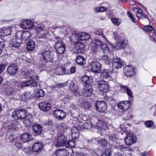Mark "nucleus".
<instances>
[{
	"mask_svg": "<svg viewBox=\"0 0 156 156\" xmlns=\"http://www.w3.org/2000/svg\"><path fill=\"white\" fill-rule=\"evenodd\" d=\"M65 70L64 67H58L54 70V73L57 75H62L65 73Z\"/></svg>",
	"mask_w": 156,
	"mask_h": 156,
	"instance_id": "2f4dec72",
	"label": "nucleus"
},
{
	"mask_svg": "<svg viewBox=\"0 0 156 156\" xmlns=\"http://www.w3.org/2000/svg\"><path fill=\"white\" fill-rule=\"evenodd\" d=\"M91 70L93 72L99 73L101 71V65L97 61L92 62L90 65Z\"/></svg>",
	"mask_w": 156,
	"mask_h": 156,
	"instance_id": "9b49d317",
	"label": "nucleus"
},
{
	"mask_svg": "<svg viewBox=\"0 0 156 156\" xmlns=\"http://www.w3.org/2000/svg\"><path fill=\"white\" fill-rule=\"evenodd\" d=\"M110 140L115 142L118 139V137L114 134H111L108 138Z\"/></svg>",
	"mask_w": 156,
	"mask_h": 156,
	"instance_id": "5fc2aeb1",
	"label": "nucleus"
},
{
	"mask_svg": "<svg viewBox=\"0 0 156 156\" xmlns=\"http://www.w3.org/2000/svg\"><path fill=\"white\" fill-rule=\"evenodd\" d=\"M102 50L105 53H108L109 51V48L106 44H103L101 47Z\"/></svg>",
	"mask_w": 156,
	"mask_h": 156,
	"instance_id": "49530a36",
	"label": "nucleus"
},
{
	"mask_svg": "<svg viewBox=\"0 0 156 156\" xmlns=\"http://www.w3.org/2000/svg\"><path fill=\"white\" fill-rule=\"evenodd\" d=\"M96 34L99 36H101L103 38H105V36L103 34V30L101 29L97 30L96 31Z\"/></svg>",
	"mask_w": 156,
	"mask_h": 156,
	"instance_id": "4d7b16f0",
	"label": "nucleus"
},
{
	"mask_svg": "<svg viewBox=\"0 0 156 156\" xmlns=\"http://www.w3.org/2000/svg\"><path fill=\"white\" fill-rule=\"evenodd\" d=\"M70 40L74 42H78V41L80 40L79 33H74L71 36Z\"/></svg>",
	"mask_w": 156,
	"mask_h": 156,
	"instance_id": "37998d69",
	"label": "nucleus"
},
{
	"mask_svg": "<svg viewBox=\"0 0 156 156\" xmlns=\"http://www.w3.org/2000/svg\"><path fill=\"white\" fill-rule=\"evenodd\" d=\"M133 10L135 13H136V15L138 18H141L143 16L142 13V10L140 9L136 8H133Z\"/></svg>",
	"mask_w": 156,
	"mask_h": 156,
	"instance_id": "e433bc0d",
	"label": "nucleus"
},
{
	"mask_svg": "<svg viewBox=\"0 0 156 156\" xmlns=\"http://www.w3.org/2000/svg\"><path fill=\"white\" fill-rule=\"evenodd\" d=\"M101 60L106 65H109L111 62V59L106 55H103L101 57Z\"/></svg>",
	"mask_w": 156,
	"mask_h": 156,
	"instance_id": "a19ab883",
	"label": "nucleus"
},
{
	"mask_svg": "<svg viewBox=\"0 0 156 156\" xmlns=\"http://www.w3.org/2000/svg\"><path fill=\"white\" fill-rule=\"evenodd\" d=\"M122 66V63H112V71L114 70L115 69H117L120 68Z\"/></svg>",
	"mask_w": 156,
	"mask_h": 156,
	"instance_id": "3c124183",
	"label": "nucleus"
},
{
	"mask_svg": "<svg viewBox=\"0 0 156 156\" xmlns=\"http://www.w3.org/2000/svg\"><path fill=\"white\" fill-rule=\"evenodd\" d=\"M92 124L90 122H85L83 125L84 128L87 129H90L92 128Z\"/></svg>",
	"mask_w": 156,
	"mask_h": 156,
	"instance_id": "6e6d98bb",
	"label": "nucleus"
},
{
	"mask_svg": "<svg viewBox=\"0 0 156 156\" xmlns=\"http://www.w3.org/2000/svg\"><path fill=\"white\" fill-rule=\"evenodd\" d=\"M113 71L112 70V72L111 73L110 72V76L111 77L115 78L117 75V73L116 72H113Z\"/></svg>",
	"mask_w": 156,
	"mask_h": 156,
	"instance_id": "774afa93",
	"label": "nucleus"
},
{
	"mask_svg": "<svg viewBox=\"0 0 156 156\" xmlns=\"http://www.w3.org/2000/svg\"><path fill=\"white\" fill-rule=\"evenodd\" d=\"M41 54L42 57L46 62H52L54 57V53L49 49L44 50Z\"/></svg>",
	"mask_w": 156,
	"mask_h": 156,
	"instance_id": "f03ea898",
	"label": "nucleus"
},
{
	"mask_svg": "<svg viewBox=\"0 0 156 156\" xmlns=\"http://www.w3.org/2000/svg\"><path fill=\"white\" fill-rule=\"evenodd\" d=\"M39 108L44 112H46L50 110L51 107L50 103L47 101H42L38 105Z\"/></svg>",
	"mask_w": 156,
	"mask_h": 156,
	"instance_id": "1a4fd4ad",
	"label": "nucleus"
},
{
	"mask_svg": "<svg viewBox=\"0 0 156 156\" xmlns=\"http://www.w3.org/2000/svg\"><path fill=\"white\" fill-rule=\"evenodd\" d=\"M66 113L63 110L59 109L55 110L53 112V115L57 119L61 120L65 116Z\"/></svg>",
	"mask_w": 156,
	"mask_h": 156,
	"instance_id": "f8f14e48",
	"label": "nucleus"
},
{
	"mask_svg": "<svg viewBox=\"0 0 156 156\" xmlns=\"http://www.w3.org/2000/svg\"><path fill=\"white\" fill-rule=\"evenodd\" d=\"M22 86L21 84L18 83H16L13 88L14 92H19L21 89Z\"/></svg>",
	"mask_w": 156,
	"mask_h": 156,
	"instance_id": "de8ad7c7",
	"label": "nucleus"
},
{
	"mask_svg": "<svg viewBox=\"0 0 156 156\" xmlns=\"http://www.w3.org/2000/svg\"><path fill=\"white\" fill-rule=\"evenodd\" d=\"M113 62H112L122 63L120 59L119 58L117 57L116 56H114L113 58Z\"/></svg>",
	"mask_w": 156,
	"mask_h": 156,
	"instance_id": "69168bd1",
	"label": "nucleus"
},
{
	"mask_svg": "<svg viewBox=\"0 0 156 156\" xmlns=\"http://www.w3.org/2000/svg\"><path fill=\"white\" fill-rule=\"evenodd\" d=\"M30 98L31 95L28 92L24 94H23L22 96V99L26 101L30 99Z\"/></svg>",
	"mask_w": 156,
	"mask_h": 156,
	"instance_id": "864d4df0",
	"label": "nucleus"
},
{
	"mask_svg": "<svg viewBox=\"0 0 156 156\" xmlns=\"http://www.w3.org/2000/svg\"><path fill=\"white\" fill-rule=\"evenodd\" d=\"M95 107L97 110L100 112H104L107 108L106 103L103 101L97 102L95 104Z\"/></svg>",
	"mask_w": 156,
	"mask_h": 156,
	"instance_id": "6e6552de",
	"label": "nucleus"
},
{
	"mask_svg": "<svg viewBox=\"0 0 156 156\" xmlns=\"http://www.w3.org/2000/svg\"><path fill=\"white\" fill-rule=\"evenodd\" d=\"M123 72L127 76H132L135 74L134 67L131 65L127 66L124 67Z\"/></svg>",
	"mask_w": 156,
	"mask_h": 156,
	"instance_id": "39448f33",
	"label": "nucleus"
},
{
	"mask_svg": "<svg viewBox=\"0 0 156 156\" xmlns=\"http://www.w3.org/2000/svg\"><path fill=\"white\" fill-rule=\"evenodd\" d=\"M66 140V138L64 135L62 134L59 136L56 144V146L60 147L63 146L65 144Z\"/></svg>",
	"mask_w": 156,
	"mask_h": 156,
	"instance_id": "dca6fc26",
	"label": "nucleus"
},
{
	"mask_svg": "<svg viewBox=\"0 0 156 156\" xmlns=\"http://www.w3.org/2000/svg\"><path fill=\"white\" fill-rule=\"evenodd\" d=\"M130 101H126L119 102L117 106L122 111H126L131 106Z\"/></svg>",
	"mask_w": 156,
	"mask_h": 156,
	"instance_id": "0eeeda50",
	"label": "nucleus"
},
{
	"mask_svg": "<svg viewBox=\"0 0 156 156\" xmlns=\"http://www.w3.org/2000/svg\"><path fill=\"white\" fill-rule=\"evenodd\" d=\"M56 156H68L69 154L67 150L64 149H60L56 151Z\"/></svg>",
	"mask_w": 156,
	"mask_h": 156,
	"instance_id": "393cba45",
	"label": "nucleus"
},
{
	"mask_svg": "<svg viewBox=\"0 0 156 156\" xmlns=\"http://www.w3.org/2000/svg\"><path fill=\"white\" fill-rule=\"evenodd\" d=\"M11 30L9 27H4L0 29V36H5L9 35Z\"/></svg>",
	"mask_w": 156,
	"mask_h": 156,
	"instance_id": "b1692460",
	"label": "nucleus"
},
{
	"mask_svg": "<svg viewBox=\"0 0 156 156\" xmlns=\"http://www.w3.org/2000/svg\"><path fill=\"white\" fill-rule=\"evenodd\" d=\"M43 148V145L40 143H34L32 146V150L34 152L39 153L41 152Z\"/></svg>",
	"mask_w": 156,
	"mask_h": 156,
	"instance_id": "4be33fe9",
	"label": "nucleus"
},
{
	"mask_svg": "<svg viewBox=\"0 0 156 156\" xmlns=\"http://www.w3.org/2000/svg\"><path fill=\"white\" fill-rule=\"evenodd\" d=\"M97 142L98 143L97 144L101 147L106 146L108 143V141L105 139L99 140H97Z\"/></svg>",
	"mask_w": 156,
	"mask_h": 156,
	"instance_id": "09e8293b",
	"label": "nucleus"
},
{
	"mask_svg": "<svg viewBox=\"0 0 156 156\" xmlns=\"http://www.w3.org/2000/svg\"><path fill=\"white\" fill-rule=\"evenodd\" d=\"M24 119L23 122L25 125L27 126H30L33 120L32 116L30 115H28L24 118Z\"/></svg>",
	"mask_w": 156,
	"mask_h": 156,
	"instance_id": "7c9ffc66",
	"label": "nucleus"
},
{
	"mask_svg": "<svg viewBox=\"0 0 156 156\" xmlns=\"http://www.w3.org/2000/svg\"><path fill=\"white\" fill-rule=\"evenodd\" d=\"M76 62L77 64L81 66H83L86 63L85 58L81 55H78L76 56Z\"/></svg>",
	"mask_w": 156,
	"mask_h": 156,
	"instance_id": "cd10ccee",
	"label": "nucleus"
},
{
	"mask_svg": "<svg viewBox=\"0 0 156 156\" xmlns=\"http://www.w3.org/2000/svg\"><path fill=\"white\" fill-rule=\"evenodd\" d=\"M34 25L33 22L30 20H26L22 22L20 26L23 29H27L32 28Z\"/></svg>",
	"mask_w": 156,
	"mask_h": 156,
	"instance_id": "ddd939ff",
	"label": "nucleus"
},
{
	"mask_svg": "<svg viewBox=\"0 0 156 156\" xmlns=\"http://www.w3.org/2000/svg\"><path fill=\"white\" fill-rule=\"evenodd\" d=\"M144 31L148 32L149 35L150 36V39L152 41H154L155 40V38L154 37L152 36H154V33L152 31L153 28L152 26L149 25L146 26L144 28Z\"/></svg>",
	"mask_w": 156,
	"mask_h": 156,
	"instance_id": "2eb2a0df",
	"label": "nucleus"
},
{
	"mask_svg": "<svg viewBox=\"0 0 156 156\" xmlns=\"http://www.w3.org/2000/svg\"><path fill=\"white\" fill-rule=\"evenodd\" d=\"M111 21L113 24L117 26L119 25L120 23L119 20L116 18L111 19Z\"/></svg>",
	"mask_w": 156,
	"mask_h": 156,
	"instance_id": "bf43d9fd",
	"label": "nucleus"
},
{
	"mask_svg": "<svg viewBox=\"0 0 156 156\" xmlns=\"http://www.w3.org/2000/svg\"><path fill=\"white\" fill-rule=\"evenodd\" d=\"M27 115V112L25 110L20 109L14 111L12 112V116L14 119L17 120L18 119H23Z\"/></svg>",
	"mask_w": 156,
	"mask_h": 156,
	"instance_id": "f257e3e1",
	"label": "nucleus"
},
{
	"mask_svg": "<svg viewBox=\"0 0 156 156\" xmlns=\"http://www.w3.org/2000/svg\"><path fill=\"white\" fill-rule=\"evenodd\" d=\"M82 82L86 85H90L93 82L92 78L91 76H84L82 77Z\"/></svg>",
	"mask_w": 156,
	"mask_h": 156,
	"instance_id": "c85d7f7f",
	"label": "nucleus"
},
{
	"mask_svg": "<svg viewBox=\"0 0 156 156\" xmlns=\"http://www.w3.org/2000/svg\"><path fill=\"white\" fill-rule=\"evenodd\" d=\"M75 143L74 140L73 139L70 140L65 144V146L66 148H72L75 146Z\"/></svg>",
	"mask_w": 156,
	"mask_h": 156,
	"instance_id": "c03bdc74",
	"label": "nucleus"
},
{
	"mask_svg": "<svg viewBox=\"0 0 156 156\" xmlns=\"http://www.w3.org/2000/svg\"><path fill=\"white\" fill-rule=\"evenodd\" d=\"M75 48L76 51L79 53H83L85 50L84 45L82 42H77L75 44Z\"/></svg>",
	"mask_w": 156,
	"mask_h": 156,
	"instance_id": "a211bd4d",
	"label": "nucleus"
},
{
	"mask_svg": "<svg viewBox=\"0 0 156 156\" xmlns=\"http://www.w3.org/2000/svg\"><path fill=\"white\" fill-rule=\"evenodd\" d=\"M80 40L85 41L89 40L90 36L86 33H79Z\"/></svg>",
	"mask_w": 156,
	"mask_h": 156,
	"instance_id": "473e14b6",
	"label": "nucleus"
},
{
	"mask_svg": "<svg viewBox=\"0 0 156 156\" xmlns=\"http://www.w3.org/2000/svg\"><path fill=\"white\" fill-rule=\"evenodd\" d=\"M27 49L28 51L33 50L35 47V42L31 40L28 42L27 44Z\"/></svg>",
	"mask_w": 156,
	"mask_h": 156,
	"instance_id": "c9c22d12",
	"label": "nucleus"
},
{
	"mask_svg": "<svg viewBox=\"0 0 156 156\" xmlns=\"http://www.w3.org/2000/svg\"><path fill=\"white\" fill-rule=\"evenodd\" d=\"M71 136L72 138L73 139H74L75 140L77 139L79 136V133H71Z\"/></svg>",
	"mask_w": 156,
	"mask_h": 156,
	"instance_id": "0e129e2a",
	"label": "nucleus"
},
{
	"mask_svg": "<svg viewBox=\"0 0 156 156\" xmlns=\"http://www.w3.org/2000/svg\"><path fill=\"white\" fill-rule=\"evenodd\" d=\"M95 127L100 130L102 129L104 130L107 128V125L103 121L98 120L97 122V124Z\"/></svg>",
	"mask_w": 156,
	"mask_h": 156,
	"instance_id": "5701e85b",
	"label": "nucleus"
},
{
	"mask_svg": "<svg viewBox=\"0 0 156 156\" xmlns=\"http://www.w3.org/2000/svg\"><path fill=\"white\" fill-rule=\"evenodd\" d=\"M73 88L71 89V90L73 92V94L76 96L79 95V91L78 90L77 86L74 84L73 85Z\"/></svg>",
	"mask_w": 156,
	"mask_h": 156,
	"instance_id": "a18cd8bd",
	"label": "nucleus"
},
{
	"mask_svg": "<svg viewBox=\"0 0 156 156\" xmlns=\"http://www.w3.org/2000/svg\"><path fill=\"white\" fill-rule=\"evenodd\" d=\"M31 138V136L28 133L23 134L21 136V139L23 142H28Z\"/></svg>",
	"mask_w": 156,
	"mask_h": 156,
	"instance_id": "58836bf2",
	"label": "nucleus"
},
{
	"mask_svg": "<svg viewBox=\"0 0 156 156\" xmlns=\"http://www.w3.org/2000/svg\"><path fill=\"white\" fill-rule=\"evenodd\" d=\"M79 133L78 129L77 128L75 127H74L71 129V133Z\"/></svg>",
	"mask_w": 156,
	"mask_h": 156,
	"instance_id": "338daca9",
	"label": "nucleus"
},
{
	"mask_svg": "<svg viewBox=\"0 0 156 156\" xmlns=\"http://www.w3.org/2000/svg\"><path fill=\"white\" fill-rule=\"evenodd\" d=\"M21 43V40L19 38L13 39L11 42L12 45L15 47H18L20 46Z\"/></svg>",
	"mask_w": 156,
	"mask_h": 156,
	"instance_id": "f704fd0d",
	"label": "nucleus"
},
{
	"mask_svg": "<svg viewBox=\"0 0 156 156\" xmlns=\"http://www.w3.org/2000/svg\"><path fill=\"white\" fill-rule=\"evenodd\" d=\"M44 26L42 24L37 25L35 27L36 31H37L38 33L44 30Z\"/></svg>",
	"mask_w": 156,
	"mask_h": 156,
	"instance_id": "603ef678",
	"label": "nucleus"
},
{
	"mask_svg": "<svg viewBox=\"0 0 156 156\" xmlns=\"http://www.w3.org/2000/svg\"><path fill=\"white\" fill-rule=\"evenodd\" d=\"M22 87H27L29 86L31 87H35L37 86V82L34 80L25 81L21 84Z\"/></svg>",
	"mask_w": 156,
	"mask_h": 156,
	"instance_id": "f3484780",
	"label": "nucleus"
},
{
	"mask_svg": "<svg viewBox=\"0 0 156 156\" xmlns=\"http://www.w3.org/2000/svg\"><path fill=\"white\" fill-rule=\"evenodd\" d=\"M126 43L122 41H120L114 45V48L116 50H120L124 48L126 46Z\"/></svg>",
	"mask_w": 156,
	"mask_h": 156,
	"instance_id": "bb28decb",
	"label": "nucleus"
},
{
	"mask_svg": "<svg viewBox=\"0 0 156 156\" xmlns=\"http://www.w3.org/2000/svg\"><path fill=\"white\" fill-rule=\"evenodd\" d=\"M34 95H35V98H39L43 97L44 95L45 92L42 89H38L34 91Z\"/></svg>",
	"mask_w": 156,
	"mask_h": 156,
	"instance_id": "c756f323",
	"label": "nucleus"
},
{
	"mask_svg": "<svg viewBox=\"0 0 156 156\" xmlns=\"http://www.w3.org/2000/svg\"><path fill=\"white\" fill-rule=\"evenodd\" d=\"M17 34H20L22 39L25 41L29 39L30 36V33L28 31H24L22 34L21 32L20 31Z\"/></svg>",
	"mask_w": 156,
	"mask_h": 156,
	"instance_id": "72a5a7b5",
	"label": "nucleus"
},
{
	"mask_svg": "<svg viewBox=\"0 0 156 156\" xmlns=\"http://www.w3.org/2000/svg\"><path fill=\"white\" fill-rule=\"evenodd\" d=\"M33 129L34 132L37 135L40 134L42 130V127L38 124H34L33 126Z\"/></svg>",
	"mask_w": 156,
	"mask_h": 156,
	"instance_id": "a878e982",
	"label": "nucleus"
},
{
	"mask_svg": "<svg viewBox=\"0 0 156 156\" xmlns=\"http://www.w3.org/2000/svg\"><path fill=\"white\" fill-rule=\"evenodd\" d=\"M23 145L22 143L19 140H17L15 142V146L17 149H20Z\"/></svg>",
	"mask_w": 156,
	"mask_h": 156,
	"instance_id": "13d9d810",
	"label": "nucleus"
},
{
	"mask_svg": "<svg viewBox=\"0 0 156 156\" xmlns=\"http://www.w3.org/2000/svg\"><path fill=\"white\" fill-rule=\"evenodd\" d=\"M57 129L61 133H67L69 130L68 126L65 123H60L57 126Z\"/></svg>",
	"mask_w": 156,
	"mask_h": 156,
	"instance_id": "6ab92c4d",
	"label": "nucleus"
},
{
	"mask_svg": "<svg viewBox=\"0 0 156 156\" xmlns=\"http://www.w3.org/2000/svg\"><path fill=\"white\" fill-rule=\"evenodd\" d=\"M102 45V44L101 41L98 39H96L95 42H93L91 44L92 49L95 53L97 52V48L100 47H101Z\"/></svg>",
	"mask_w": 156,
	"mask_h": 156,
	"instance_id": "aec40b11",
	"label": "nucleus"
},
{
	"mask_svg": "<svg viewBox=\"0 0 156 156\" xmlns=\"http://www.w3.org/2000/svg\"><path fill=\"white\" fill-rule=\"evenodd\" d=\"M18 70V67L16 64H12L7 68V72L11 75L15 74Z\"/></svg>",
	"mask_w": 156,
	"mask_h": 156,
	"instance_id": "9d476101",
	"label": "nucleus"
},
{
	"mask_svg": "<svg viewBox=\"0 0 156 156\" xmlns=\"http://www.w3.org/2000/svg\"><path fill=\"white\" fill-rule=\"evenodd\" d=\"M5 92L8 95L11 94L12 93L14 92H13V88L10 87L7 88L6 89Z\"/></svg>",
	"mask_w": 156,
	"mask_h": 156,
	"instance_id": "e2e57ef3",
	"label": "nucleus"
},
{
	"mask_svg": "<svg viewBox=\"0 0 156 156\" xmlns=\"http://www.w3.org/2000/svg\"><path fill=\"white\" fill-rule=\"evenodd\" d=\"M120 87L121 90H125L126 91V93L129 97L131 98H132L133 97L132 91L127 86H121Z\"/></svg>",
	"mask_w": 156,
	"mask_h": 156,
	"instance_id": "4c0bfd02",
	"label": "nucleus"
},
{
	"mask_svg": "<svg viewBox=\"0 0 156 156\" xmlns=\"http://www.w3.org/2000/svg\"><path fill=\"white\" fill-rule=\"evenodd\" d=\"M98 84L99 90L102 93L104 94L108 91L109 87L107 81L101 80L98 81Z\"/></svg>",
	"mask_w": 156,
	"mask_h": 156,
	"instance_id": "7ed1b4c3",
	"label": "nucleus"
},
{
	"mask_svg": "<svg viewBox=\"0 0 156 156\" xmlns=\"http://www.w3.org/2000/svg\"><path fill=\"white\" fill-rule=\"evenodd\" d=\"M153 122L151 121H148L145 122L146 126L147 128H150L153 125Z\"/></svg>",
	"mask_w": 156,
	"mask_h": 156,
	"instance_id": "680f3d73",
	"label": "nucleus"
},
{
	"mask_svg": "<svg viewBox=\"0 0 156 156\" xmlns=\"http://www.w3.org/2000/svg\"><path fill=\"white\" fill-rule=\"evenodd\" d=\"M35 73L33 71H28L25 73V77L27 79H31L38 80L39 77L36 75Z\"/></svg>",
	"mask_w": 156,
	"mask_h": 156,
	"instance_id": "412c9836",
	"label": "nucleus"
},
{
	"mask_svg": "<svg viewBox=\"0 0 156 156\" xmlns=\"http://www.w3.org/2000/svg\"><path fill=\"white\" fill-rule=\"evenodd\" d=\"M136 140L135 136L131 133L127 134L124 139L125 142L128 146H130L135 142Z\"/></svg>",
	"mask_w": 156,
	"mask_h": 156,
	"instance_id": "423d86ee",
	"label": "nucleus"
},
{
	"mask_svg": "<svg viewBox=\"0 0 156 156\" xmlns=\"http://www.w3.org/2000/svg\"><path fill=\"white\" fill-rule=\"evenodd\" d=\"M93 89L91 86L86 85L84 87L82 92L84 96L89 97L92 94Z\"/></svg>",
	"mask_w": 156,
	"mask_h": 156,
	"instance_id": "4468645a",
	"label": "nucleus"
},
{
	"mask_svg": "<svg viewBox=\"0 0 156 156\" xmlns=\"http://www.w3.org/2000/svg\"><path fill=\"white\" fill-rule=\"evenodd\" d=\"M110 149H107L102 153L101 156H110Z\"/></svg>",
	"mask_w": 156,
	"mask_h": 156,
	"instance_id": "052dcab7",
	"label": "nucleus"
},
{
	"mask_svg": "<svg viewBox=\"0 0 156 156\" xmlns=\"http://www.w3.org/2000/svg\"><path fill=\"white\" fill-rule=\"evenodd\" d=\"M55 50L57 53L59 54H63L64 53L66 49V45L61 40L56 42L55 44Z\"/></svg>",
	"mask_w": 156,
	"mask_h": 156,
	"instance_id": "20e7f679",
	"label": "nucleus"
},
{
	"mask_svg": "<svg viewBox=\"0 0 156 156\" xmlns=\"http://www.w3.org/2000/svg\"><path fill=\"white\" fill-rule=\"evenodd\" d=\"M110 70L105 69L102 70L100 73V76L103 78H107L110 76Z\"/></svg>",
	"mask_w": 156,
	"mask_h": 156,
	"instance_id": "ea45409f",
	"label": "nucleus"
},
{
	"mask_svg": "<svg viewBox=\"0 0 156 156\" xmlns=\"http://www.w3.org/2000/svg\"><path fill=\"white\" fill-rule=\"evenodd\" d=\"M81 107L87 109H89L91 108L92 105L88 102L83 101L80 103Z\"/></svg>",
	"mask_w": 156,
	"mask_h": 156,
	"instance_id": "79ce46f5",
	"label": "nucleus"
},
{
	"mask_svg": "<svg viewBox=\"0 0 156 156\" xmlns=\"http://www.w3.org/2000/svg\"><path fill=\"white\" fill-rule=\"evenodd\" d=\"M108 9L106 7L101 6L98 7L95 9V11L96 12H102L107 11Z\"/></svg>",
	"mask_w": 156,
	"mask_h": 156,
	"instance_id": "8fccbe9b",
	"label": "nucleus"
}]
</instances>
